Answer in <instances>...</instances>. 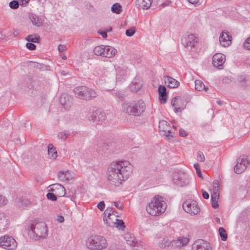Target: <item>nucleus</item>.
I'll return each instance as SVG.
<instances>
[{
	"instance_id": "1",
	"label": "nucleus",
	"mask_w": 250,
	"mask_h": 250,
	"mask_svg": "<svg viewBox=\"0 0 250 250\" xmlns=\"http://www.w3.org/2000/svg\"><path fill=\"white\" fill-rule=\"evenodd\" d=\"M131 170V167L128 161L113 162L108 168L107 179L110 184L115 186L128 179Z\"/></svg>"
},
{
	"instance_id": "2",
	"label": "nucleus",
	"mask_w": 250,
	"mask_h": 250,
	"mask_svg": "<svg viewBox=\"0 0 250 250\" xmlns=\"http://www.w3.org/2000/svg\"><path fill=\"white\" fill-rule=\"evenodd\" d=\"M122 107L124 113L135 116H141L146 109V104L142 100L123 103Z\"/></svg>"
},
{
	"instance_id": "3",
	"label": "nucleus",
	"mask_w": 250,
	"mask_h": 250,
	"mask_svg": "<svg viewBox=\"0 0 250 250\" xmlns=\"http://www.w3.org/2000/svg\"><path fill=\"white\" fill-rule=\"evenodd\" d=\"M166 208V203L162 197L155 196L146 207L147 212L152 216H158L164 212Z\"/></svg>"
},
{
	"instance_id": "4",
	"label": "nucleus",
	"mask_w": 250,
	"mask_h": 250,
	"mask_svg": "<svg viewBox=\"0 0 250 250\" xmlns=\"http://www.w3.org/2000/svg\"><path fill=\"white\" fill-rule=\"evenodd\" d=\"M107 245L106 239L98 235L91 236L86 242L87 248L91 250H100L106 248Z\"/></svg>"
},
{
	"instance_id": "5",
	"label": "nucleus",
	"mask_w": 250,
	"mask_h": 250,
	"mask_svg": "<svg viewBox=\"0 0 250 250\" xmlns=\"http://www.w3.org/2000/svg\"><path fill=\"white\" fill-rule=\"evenodd\" d=\"M30 229L37 237L44 238L47 235V229L44 222L35 221L30 224Z\"/></svg>"
},
{
	"instance_id": "6",
	"label": "nucleus",
	"mask_w": 250,
	"mask_h": 250,
	"mask_svg": "<svg viewBox=\"0 0 250 250\" xmlns=\"http://www.w3.org/2000/svg\"><path fill=\"white\" fill-rule=\"evenodd\" d=\"M197 42V37L192 34L186 35L181 39L182 44L188 51L192 50L196 45Z\"/></svg>"
},
{
	"instance_id": "7",
	"label": "nucleus",
	"mask_w": 250,
	"mask_h": 250,
	"mask_svg": "<svg viewBox=\"0 0 250 250\" xmlns=\"http://www.w3.org/2000/svg\"><path fill=\"white\" fill-rule=\"evenodd\" d=\"M250 166V156H243L237 160V164L234 167V171L236 173H242L247 168Z\"/></svg>"
},
{
	"instance_id": "8",
	"label": "nucleus",
	"mask_w": 250,
	"mask_h": 250,
	"mask_svg": "<svg viewBox=\"0 0 250 250\" xmlns=\"http://www.w3.org/2000/svg\"><path fill=\"white\" fill-rule=\"evenodd\" d=\"M183 209L191 215H196L200 211L197 202L194 200H188L185 201L183 204Z\"/></svg>"
},
{
	"instance_id": "9",
	"label": "nucleus",
	"mask_w": 250,
	"mask_h": 250,
	"mask_svg": "<svg viewBox=\"0 0 250 250\" xmlns=\"http://www.w3.org/2000/svg\"><path fill=\"white\" fill-rule=\"evenodd\" d=\"M90 114L89 120L96 125H101L105 119V113L100 109L93 110Z\"/></svg>"
},
{
	"instance_id": "10",
	"label": "nucleus",
	"mask_w": 250,
	"mask_h": 250,
	"mask_svg": "<svg viewBox=\"0 0 250 250\" xmlns=\"http://www.w3.org/2000/svg\"><path fill=\"white\" fill-rule=\"evenodd\" d=\"M17 246V243L12 237L4 236L0 238V247L7 250H14Z\"/></svg>"
},
{
	"instance_id": "11",
	"label": "nucleus",
	"mask_w": 250,
	"mask_h": 250,
	"mask_svg": "<svg viewBox=\"0 0 250 250\" xmlns=\"http://www.w3.org/2000/svg\"><path fill=\"white\" fill-rule=\"evenodd\" d=\"M192 250H212V248L207 241L198 239L192 244Z\"/></svg>"
},
{
	"instance_id": "12",
	"label": "nucleus",
	"mask_w": 250,
	"mask_h": 250,
	"mask_svg": "<svg viewBox=\"0 0 250 250\" xmlns=\"http://www.w3.org/2000/svg\"><path fill=\"white\" fill-rule=\"evenodd\" d=\"M173 179L174 183L180 187L185 186L188 184V177L184 173H175Z\"/></svg>"
},
{
	"instance_id": "13",
	"label": "nucleus",
	"mask_w": 250,
	"mask_h": 250,
	"mask_svg": "<svg viewBox=\"0 0 250 250\" xmlns=\"http://www.w3.org/2000/svg\"><path fill=\"white\" fill-rule=\"evenodd\" d=\"M50 187L49 191L54 192L59 197L64 196L66 194L65 188L61 184H53Z\"/></svg>"
},
{
	"instance_id": "14",
	"label": "nucleus",
	"mask_w": 250,
	"mask_h": 250,
	"mask_svg": "<svg viewBox=\"0 0 250 250\" xmlns=\"http://www.w3.org/2000/svg\"><path fill=\"white\" fill-rule=\"evenodd\" d=\"M171 105L174 107V111L176 113L185 108V101L180 97H175L171 100Z\"/></svg>"
},
{
	"instance_id": "15",
	"label": "nucleus",
	"mask_w": 250,
	"mask_h": 250,
	"mask_svg": "<svg viewBox=\"0 0 250 250\" xmlns=\"http://www.w3.org/2000/svg\"><path fill=\"white\" fill-rule=\"evenodd\" d=\"M226 60L225 55L221 53H216L212 57V64L214 67L222 69V67Z\"/></svg>"
},
{
	"instance_id": "16",
	"label": "nucleus",
	"mask_w": 250,
	"mask_h": 250,
	"mask_svg": "<svg viewBox=\"0 0 250 250\" xmlns=\"http://www.w3.org/2000/svg\"><path fill=\"white\" fill-rule=\"evenodd\" d=\"M232 37L229 32L226 31L222 32L220 37L219 42L220 44L224 47H228L231 43Z\"/></svg>"
},
{
	"instance_id": "17",
	"label": "nucleus",
	"mask_w": 250,
	"mask_h": 250,
	"mask_svg": "<svg viewBox=\"0 0 250 250\" xmlns=\"http://www.w3.org/2000/svg\"><path fill=\"white\" fill-rule=\"evenodd\" d=\"M104 222L107 226L111 227H115L120 230H123L125 228L124 221L117 218H115V221H109V219H104Z\"/></svg>"
},
{
	"instance_id": "18",
	"label": "nucleus",
	"mask_w": 250,
	"mask_h": 250,
	"mask_svg": "<svg viewBox=\"0 0 250 250\" xmlns=\"http://www.w3.org/2000/svg\"><path fill=\"white\" fill-rule=\"evenodd\" d=\"M158 92L159 100L161 103L165 104L167 101V91L166 87L164 85H159Z\"/></svg>"
},
{
	"instance_id": "19",
	"label": "nucleus",
	"mask_w": 250,
	"mask_h": 250,
	"mask_svg": "<svg viewBox=\"0 0 250 250\" xmlns=\"http://www.w3.org/2000/svg\"><path fill=\"white\" fill-rule=\"evenodd\" d=\"M189 242L187 237L180 238L177 240L171 241V247L177 248L186 245Z\"/></svg>"
},
{
	"instance_id": "20",
	"label": "nucleus",
	"mask_w": 250,
	"mask_h": 250,
	"mask_svg": "<svg viewBox=\"0 0 250 250\" xmlns=\"http://www.w3.org/2000/svg\"><path fill=\"white\" fill-rule=\"evenodd\" d=\"M164 81L166 84L169 88H176L180 84L178 81L169 76H164Z\"/></svg>"
},
{
	"instance_id": "21",
	"label": "nucleus",
	"mask_w": 250,
	"mask_h": 250,
	"mask_svg": "<svg viewBox=\"0 0 250 250\" xmlns=\"http://www.w3.org/2000/svg\"><path fill=\"white\" fill-rule=\"evenodd\" d=\"M85 86H77L73 89L74 93L76 97L84 100Z\"/></svg>"
},
{
	"instance_id": "22",
	"label": "nucleus",
	"mask_w": 250,
	"mask_h": 250,
	"mask_svg": "<svg viewBox=\"0 0 250 250\" xmlns=\"http://www.w3.org/2000/svg\"><path fill=\"white\" fill-rule=\"evenodd\" d=\"M117 53V50L114 48L110 46H104L103 57L111 58L115 56Z\"/></svg>"
},
{
	"instance_id": "23",
	"label": "nucleus",
	"mask_w": 250,
	"mask_h": 250,
	"mask_svg": "<svg viewBox=\"0 0 250 250\" xmlns=\"http://www.w3.org/2000/svg\"><path fill=\"white\" fill-rule=\"evenodd\" d=\"M237 80L239 85L243 87L246 88L249 87L250 85L249 77L247 76H239Z\"/></svg>"
},
{
	"instance_id": "24",
	"label": "nucleus",
	"mask_w": 250,
	"mask_h": 250,
	"mask_svg": "<svg viewBox=\"0 0 250 250\" xmlns=\"http://www.w3.org/2000/svg\"><path fill=\"white\" fill-rule=\"evenodd\" d=\"M152 0H137L136 3L138 8L148 9L151 5Z\"/></svg>"
},
{
	"instance_id": "25",
	"label": "nucleus",
	"mask_w": 250,
	"mask_h": 250,
	"mask_svg": "<svg viewBox=\"0 0 250 250\" xmlns=\"http://www.w3.org/2000/svg\"><path fill=\"white\" fill-rule=\"evenodd\" d=\"M85 92L84 96V100L89 101L92 99L96 98L98 94L92 88L85 86Z\"/></svg>"
},
{
	"instance_id": "26",
	"label": "nucleus",
	"mask_w": 250,
	"mask_h": 250,
	"mask_svg": "<svg viewBox=\"0 0 250 250\" xmlns=\"http://www.w3.org/2000/svg\"><path fill=\"white\" fill-rule=\"evenodd\" d=\"M48 155L49 158L52 159H55L57 157V151L52 144L48 146Z\"/></svg>"
},
{
	"instance_id": "27",
	"label": "nucleus",
	"mask_w": 250,
	"mask_h": 250,
	"mask_svg": "<svg viewBox=\"0 0 250 250\" xmlns=\"http://www.w3.org/2000/svg\"><path fill=\"white\" fill-rule=\"evenodd\" d=\"M170 128L169 124L166 121L162 120L159 122V129L160 131H163L167 133V130Z\"/></svg>"
},
{
	"instance_id": "28",
	"label": "nucleus",
	"mask_w": 250,
	"mask_h": 250,
	"mask_svg": "<svg viewBox=\"0 0 250 250\" xmlns=\"http://www.w3.org/2000/svg\"><path fill=\"white\" fill-rule=\"evenodd\" d=\"M159 246L163 249L171 247V240H169L167 237H165L159 242Z\"/></svg>"
},
{
	"instance_id": "29",
	"label": "nucleus",
	"mask_w": 250,
	"mask_h": 250,
	"mask_svg": "<svg viewBox=\"0 0 250 250\" xmlns=\"http://www.w3.org/2000/svg\"><path fill=\"white\" fill-rule=\"evenodd\" d=\"M25 40L28 42L38 43L40 42V37L36 34L30 35L25 38Z\"/></svg>"
},
{
	"instance_id": "30",
	"label": "nucleus",
	"mask_w": 250,
	"mask_h": 250,
	"mask_svg": "<svg viewBox=\"0 0 250 250\" xmlns=\"http://www.w3.org/2000/svg\"><path fill=\"white\" fill-rule=\"evenodd\" d=\"M195 88L196 90L201 91L204 90H207L208 88H206L204 83L199 80L195 81Z\"/></svg>"
},
{
	"instance_id": "31",
	"label": "nucleus",
	"mask_w": 250,
	"mask_h": 250,
	"mask_svg": "<svg viewBox=\"0 0 250 250\" xmlns=\"http://www.w3.org/2000/svg\"><path fill=\"white\" fill-rule=\"evenodd\" d=\"M115 211V209L112 208H107L106 209L104 212V219H109V221H110L111 216H112L113 212Z\"/></svg>"
},
{
	"instance_id": "32",
	"label": "nucleus",
	"mask_w": 250,
	"mask_h": 250,
	"mask_svg": "<svg viewBox=\"0 0 250 250\" xmlns=\"http://www.w3.org/2000/svg\"><path fill=\"white\" fill-rule=\"evenodd\" d=\"M104 45H98L94 47L93 49L94 53L97 56H101L103 57V53L104 52Z\"/></svg>"
},
{
	"instance_id": "33",
	"label": "nucleus",
	"mask_w": 250,
	"mask_h": 250,
	"mask_svg": "<svg viewBox=\"0 0 250 250\" xmlns=\"http://www.w3.org/2000/svg\"><path fill=\"white\" fill-rule=\"evenodd\" d=\"M111 10L113 13L119 14L122 11V6L120 3H115L111 6Z\"/></svg>"
},
{
	"instance_id": "34",
	"label": "nucleus",
	"mask_w": 250,
	"mask_h": 250,
	"mask_svg": "<svg viewBox=\"0 0 250 250\" xmlns=\"http://www.w3.org/2000/svg\"><path fill=\"white\" fill-rule=\"evenodd\" d=\"M68 174H70L68 170L60 171L58 173V177L62 181L68 180L69 177L67 176Z\"/></svg>"
},
{
	"instance_id": "35",
	"label": "nucleus",
	"mask_w": 250,
	"mask_h": 250,
	"mask_svg": "<svg viewBox=\"0 0 250 250\" xmlns=\"http://www.w3.org/2000/svg\"><path fill=\"white\" fill-rule=\"evenodd\" d=\"M218 231L221 240L223 241H226L228 238V234L226 230L223 227H220Z\"/></svg>"
},
{
	"instance_id": "36",
	"label": "nucleus",
	"mask_w": 250,
	"mask_h": 250,
	"mask_svg": "<svg viewBox=\"0 0 250 250\" xmlns=\"http://www.w3.org/2000/svg\"><path fill=\"white\" fill-rule=\"evenodd\" d=\"M31 21L34 25L40 26L42 24V21L36 15H34L31 18Z\"/></svg>"
},
{
	"instance_id": "37",
	"label": "nucleus",
	"mask_w": 250,
	"mask_h": 250,
	"mask_svg": "<svg viewBox=\"0 0 250 250\" xmlns=\"http://www.w3.org/2000/svg\"><path fill=\"white\" fill-rule=\"evenodd\" d=\"M20 3L17 0H12L9 2V6L12 9H17L19 8Z\"/></svg>"
},
{
	"instance_id": "38",
	"label": "nucleus",
	"mask_w": 250,
	"mask_h": 250,
	"mask_svg": "<svg viewBox=\"0 0 250 250\" xmlns=\"http://www.w3.org/2000/svg\"><path fill=\"white\" fill-rule=\"evenodd\" d=\"M57 195L54 192H48L46 194L47 198L51 201H55L57 199Z\"/></svg>"
},
{
	"instance_id": "39",
	"label": "nucleus",
	"mask_w": 250,
	"mask_h": 250,
	"mask_svg": "<svg viewBox=\"0 0 250 250\" xmlns=\"http://www.w3.org/2000/svg\"><path fill=\"white\" fill-rule=\"evenodd\" d=\"M135 27H131L125 31V35L127 37H131L135 34Z\"/></svg>"
},
{
	"instance_id": "40",
	"label": "nucleus",
	"mask_w": 250,
	"mask_h": 250,
	"mask_svg": "<svg viewBox=\"0 0 250 250\" xmlns=\"http://www.w3.org/2000/svg\"><path fill=\"white\" fill-rule=\"evenodd\" d=\"M69 135V133L68 132H66L65 131L60 132L58 134V137L62 140L63 141L66 140L68 136Z\"/></svg>"
},
{
	"instance_id": "41",
	"label": "nucleus",
	"mask_w": 250,
	"mask_h": 250,
	"mask_svg": "<svg viewBox=\"0 0 250 250\" xmlns=\"http://www.w3.org/2000/svg\"><path fill=\"white\" fill-rule=\"evenodd\" d=\"M197 160L201 162L205 161V156L203 153L201 151H198L197 155Z\"/></svg>"
},
{
	"instance_id": "42",
	"label": "nucleus",
	"mask_w": 250,
	"mask_h": 250,
	"mask_svg": "<svg viewBox=\"0 0 250 250\" xmlns=\"http://www.w3.org/2000/svg\"><path fill=\"white\" fill-rule=\"evenodd\" d=\"M33 43L31 42L26 43V47L27 48L31 51L35 50L36 48V46Z\"/></svg>"
},
{
	"instance_id": "43",
	"label": "nucleus",
	"mask_w": 250,
	"mask_h": 250,
	"mask_svg": "<svg viewBox=\"0 0 250 250\" xmlns=\"http://www.w3.org/2000/svg\"><path fill=\"white\" fill-rule=\"evenodd\" d=\"M218 199H219L211 198V206L213 208H217L218 207V206H219V205L218 204Z\"/></svg>"
},
{
	"instance_id": "44",
	"label": "nucleus",
	"mask_w": 250,
	"mask_h": 250,
	"mask_svg": "<svg viewBox=\"0 0 250 250\" xmlns=\"http://www.w3.org/2000/svg\"><path fill=\"white\" fill-rule=\"evenodd\" d=\"M243 46L245 48L250 50V37L244 42Z\"/></svg>"
},
{
	"instance_id": "45",
	"label": "nucleus",
	"mask_w": 250,
	"mask_h": 250,
	"mask_svg": "<svg viewBox=\"0 0 250 250\" xmlns=\"http://www.w3.org/2000/svg\"><path fill=\"white\" fill-rule=\"evenodd\" d=\"M104 207L105 204L104 201L100 202L97 205L98 208L101 211H103L104 209Z\"/></svg>"
},
{
	"instance_id": "46",
	"label": "nucleus",
	"mask_w": 250,
	"mask_h": 250,
	"mask_svg": "<svg viewBox=\"0 0 250 250\" xmlns=\"http://www.w3.org/2000/svg\"><path fill=\"white\" fill-rule=\"evenodd\" d=\"M7 200L5 197L0 195V206H3L6 204Z\"/></svg>"
},
{
	"instance_id": "47",
	"label": "nucleus",
	"mask_w": 250,
	"mask_h": 250,
	"mask_svg": "<svg viewBox=\"0 0 250 250\" xmlns=\"http://www.w3.org/2000/svg\"><path fill=\"white\" fill-rule=\"evenodd\" d=\"M219 197L218 190H214L213 193L211 195V198L219 199Z\"/></svg>"
},
{
	"instance_id": "48",
	"label": "nucleus",
	"mask_w": 250,
	"mask_h": 250,
	"mask_svg": "<svg viewBox=\"0 0 250 250\" xmlns=\"http://www.w3.org/2000/svg\"><path fill=\"white\" fill-rule=\"evenodd\" d=\"M232 82L231 78L229 77H226L222 80L223 83H229Z\"/></svg>"
},
{
	"instance_id": "49",
	"label": "nucleus",
	"mask_w": 250,
	"mask_h": 250,
	"mask_svg": "<svg viewBox=\"0 0 250 250\" xmlns=\"http://www.w3.org/2000/svg\"><path fill=\"white\" fill-rule=\"evenodd\" d=\"M75 192H73L72 191H69L68 192V195L66 196L67 197H70L71 200H73L75 199Z\"/></svg>"
},
{
	"instance_id": "50",
	"label": "nucleus",
	"mask_w": 250,
	"mask_h": 250,
	"mask_svg": "<svg viewBox=\"0 0 250 250\" xmlns=\"http://www.w3.org/2000/svg\"><path fill=\"white\" fill-rule=\"evenodd\" d=\"M213 190H218L219 183L217 180H215L213 182Z\"/></svg>"
},
{
	"instance_id": "51",
	"label": "nucleus",
	"mask_w": 250,
	"mask_h": 250,
	"mask_svg": "<svg viewBox=\"0 0 250 250\" xmlns=\"http://www.w3.org/2000/svg\"><path fill=\"white\" fill-rule=\"evenodd\" d=\"M202 196L205 199H209V194L206 191L203 189L202 190Z\"/></svg>"
},
{
	"instance_id": "52",
	"label": "nucleus",
	"mask_w": 250,
	"mask_h": 250,
	"mask_svg": "<svg viewBox=\"0 0 250 250\" xmlns=\"http://www.w3.org/2000/svg\"><path fill=\"white\" fill-rule=\"evenodd\" d=\"M66 49V47L64 45L60 44L58 46V50L60 52H63Z\"/></svg>"
},
{
	"instance_id": "53",
	"label": "nucleus",
	"mask_w": 250,
	"mask_h": 250,
	"mask_svg": "<svg viewBox=\"0 0 250 250\" xmlns=\"http://www.w3.org/2000/svg\"><path fill=\"white\" fill-rule=\"evenodd\" d=\"M179 135L182 137H186L187 136V133L182 129L179 130Z\"/></svg>"
},
{
	"instance_id": "54",
	"label": "nucleus",
	"mask_w": 250,
	"mask_h": 250,
	"mask_svg": "<svg viewBox=\"0 0 250 250\" xmlns=\"http://www.w3.org/2000/svg\"><path fill=\"white\" fill-rule=\"evenodd\" d=\"M98 33L99 34H100L103 38H106L107 35V32L106 31H98Z\"/></svg>"
},
{
	"instance_id": "55",
	"label": "nucleus",
	"mask_w": 250,
	"mask_h": 250,
	"mask_svg": "<svg viewBox=\"0 0 250 250\" xmlns=\"http://www.w3.org/2000/svg\"><path fill=\"white\" fill-rule=\"evenodd\" d=\"M164 135H166V136L168 137H173V136L172 135H171V130L170 129V128H169L168 129V130H167V133H165L164 134Z\"/></svg>"
},
{
	"instance_id": "56",
	"label": "nucleus",
	"mask_w": 250,
	"mask_h": 250,
	"mask_svg": "<svg viewBox=\"0 0 250 250\" xmlns=\"http://www.w3.org/2000/svg\"><path fill=\"white\" fill-rule=\"evenodd\" d=\"M114 206L118 208H119L120 210H122L123 209V206L121 205H120V203L115 202L114 203Z\"/></svg>"
},
{
	"instance_id": "57",
	"label": "nucleus",
	"mask_w": 250,
	"mask_h": 250,
	"mask_svg": "<svg viewBox=\"0 0 250 250\" xmlns=\"http://www.w3.org/2000/svg\"><path fill=\"white\" fill-rule=\"evenodd\" d=\"M135 239L134 238H132V240H126L127 244H129L131 246H134L135 245V242H134Z\"/></svg>"
},
{
	"instance_id": "58",
	"label": "nucleus",
	"mask_w": 250,
	"mask_h": 250,
	"mask_svg": "<svg viewBox=\"0 0 250 250\" xmlns=\"http://www.w3.org/2000/svg\"><path fill=\"white\" fill-rule=\"evenodd\" d=\"M108 145L107 144H104L103 145V146L102 147V149H101V148H99V151H101V150L104 151V149H108Z\"/></svg>"
},
{
	"instance_id": "59",
	"label": "nucleus",
	"mask_w": 250,
	"mask_h": 250,
	"mask_svg": "<svg viewBox=\"0 0 250 250\" xmlns=\"http://www.w3.org/2000/svg\"><path fill=\"white\" fill-rule=\"evenodd\" d=\"M57 220L60 223H62L64 222V219L62 216L60 215L58 217Z\"/></svg>"
},
{
	"instance_id": "60",
	"label": "nucleus",
	"mask_w": 250,
	"mask_h": 250,
	"mask_svg": "<svg viewBox=\"0 0 250 250\" xmlns=\"http://www.w3.org/2000/svg\"><path fill=\"white\" fill-rule=\"evenodd\" d=\"M196 173L198 176H199L200 178H203L202 172L200 169H197V170H196Z\"/></svg>"
},
{
	"instance_id": "61",
	"label": "nucleus",
	"mask_w": 250,
	"mask_h": 250,
	"mask_svg": "<svg viewBox=\"0 0 250 250\" xmlns=\"http://www.w3.org/2000/svg\"><path fill=\"white\" fill-rule=\"evenodd\" d=\"M189 3L191 4H196L198 3L199 0H187Z\"/></svg>"
},
{
	"instance_id": "62",
	"label": "nucleus",
	"mask_w": 250,
	"mask_h": 250,
	"mask_svg": "<svg viewBox=\"0 0 250 250\" xmlns=\"http://www.w3.org/2000/svg\"><path fill=\"white\" fill-rule=\"evenodd\" d=\"M194 167L196 169V170H197V169H200L199 168V166L198 163L195 164L194 165Z\"/></svg>"
},
{
	"instance_id": "63",
	"label": "nucleus",
	"mask_w": 250,
	"mask_h": 250,
	"mask_svg": "<svg viewBox=\"0 0 250 250\" xmlns=\"http://www.w3.org/2000/svg\"><path fill=\"white\" fill-rule=\"evenodd\" d=\"M60 103H61V104L62 105L64 104V101H63V98H62V97H61L60 98Z\"/></svg>"
},
{
	"instance_id": "64",
	"label": "nucleus",
	"mask_w": 250,
	"mask_h": 250,
	"mask_svg": "<svg viewBox=\"0 0 250 250\" xmlns=\"http://www.w3.org/2000/svg\"><path fill=\"white\" fill-rule=\"evenodd\" d=\"M215 219L217 223L221 224L220 220L219 218L216 217Z\"/></svg>"
}]
</instances>
